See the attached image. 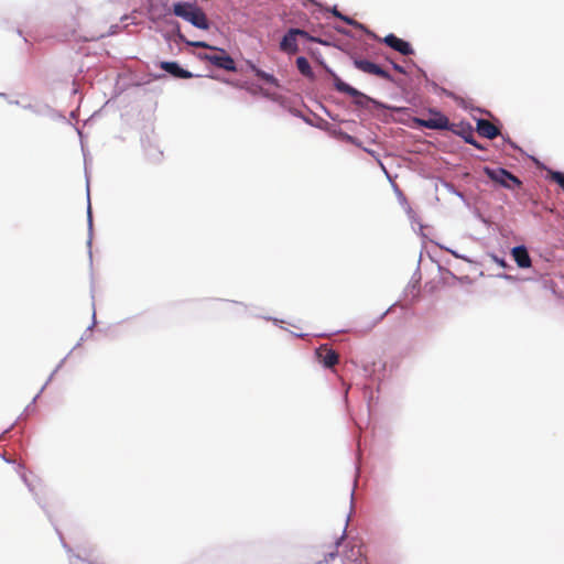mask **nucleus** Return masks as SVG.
<instances>
[{
  "mask_svg": "<svg viewBox=\"0 0 564 564\" xmlns=\"http://www.w3.org/2000/svg\"><path fill=\"white\" fill-rule=\"evenodd\" d=\"M551 178L556 184H558L560 187L564 191V173H562V172H552L551 173Z\"/></svg>",
  "mask_w": 564,
  "mask_h": 564,
  "instance_id": "nucleus-20",
  "label": "nucleus"
},
{
  "mask_svg": "<svg viewBox=\"0 0 564 564\" xmlns=\"http://www.w3.org/2000/svg\"><path fill=\"white\" fill-rule=\"evenodd\" d=\"M160 67L176 78L188 79L193 74L183 69L176 62H161Z\"/></svg>",
  "mask_w": 564,
  "mask_h": 564,
  "instance_id": "nucleus-12",
  "label": "nucleus"
},
{
  "mask_svg": "<svg viewBox=\"0 0 564 564\" xmlns=\"http://www.w3.org/2000/svg\"><path fill=\"white\" fill-rule=\"evenodd\" d=\"M88 257H89V260L91 261L93 260V248L88 249Z\"/></svg>",
  "mask_w": 564,
  "mask_h": 564,
  "instance_id": "nucleus-29",
  "label": "nucleus"
},
{
  "mask_svg": "<svg viewBox=\"0 0 564 564\" xmlns=\"http://www.w3.org/2000/svg\"><path fill=\"white\" fill-rule=\"evenodd\" d=\"M420 282H421V272L417 268L416 271L413 273L410 282L408 283L406 288L404 289V297L408 299L411 296V300H415L420 294Z\"/></svg>",
  "mask_w": 564,
  "mask_h": 564,
  "instance_id": "nucleus-13",
  "label": "nucleus"
},
{
  "mask_svg": "<svg viewBox=\"0 0 564 564\" xmlns=\"http://www.w3.org/2000/svg\"><path fill=\"white\" fill-rule=\"evenodd\" d=\"M383 42L394 51L401 53L402 55L413 54V48L410 45V43L403 41L402 39H399L394 34H388L383 39Z\"/></svg>",
  "mask_w": 564,
  "mask_h": 564,
  "instance_id": "nucleus-10",
  "label": "nucleus"
},
{
  "mask_svg": "<svg viewBox=\"0 0 564 564\" xmlns=\"http://www.w3.org/2000/svg\"><path fill=\"white\" fill-rule=\"evenodd\" d=\"M315 355L318 359V361L325 367V368H333L338 362V354L332 349L328 348L327 345H323L318 347L315 350Z\"/></svg>",
  "mask_w": 564,
  "mask_h": 564,
  "instance_id": "nucleus-8",
  "label": "nucleus"
},
{
  "mask_svg": "<svg viewBox=\"0 0 564 564\" xmlns=\"http://www.w3.org/2000/svg\"><path fill=\"white\" fill-rule=\"evenodd\" d=\"M297 36H302L308 41L317 42V39L314 36H311L306 31L301 29H290L283 36L282 41L280 42V48L281 51L289 53V54H295L299 51L297 45Z\"/></svg>",
  "mask_w": 564,
  "mask_h": 564,
  "instance_id": "nucleus-5",
  "label": "nucleus"
},
{
  "mask_svg": "<svg viewBox=\"0 0 564 564\" xmlns=\"http://www.w3.org/2000/svg\"><path fill=\"white\" fill-rule=\"evenodd\" d=\"M346 536V528L344 529L340 538H338L335 542V550L334 551H330L328 553H326L324 555V558L323 560H318V561H315L313 564H327L329 563L330 561H334L337 556H338V546L341 544L344 538Z\"/></svg>",
  "mask_w": 564,
  "mask_h": 564,
  "instance_id": "nucleus-16",
  "label": "nucleus"
},
{
  "mask_svg": "<svg viewBox=\"0 0 564 564\" xmlns=\"http://www.w3.org/2000/svg\"><path fill=\"white\" fill-rule=\"evenodd\" d=\"M173 13L176 17H180L188 22H191L194 26L207 30L209 28V23L204 11L198 8L196 4L188 2H177L173 4Z\"/></svg>",
  "mask_w": 564,
  "mask_h": 564,
  "instance_id": "nucleus-3",
  "label": "nucleus"
},
{
  "mask_svg": "<svg viewBox=\"0 0 564 564\" xmlns=\"http://www.w3.org/2000/svg\"><path fill=\"white\" fill-rule=\"evenodd\" d=\"M249 67L251 68V70L254 73V75L258 78H260V79L264 80L265 83L271 84L275 87L280 86L279 80L273 75L265 73L264 70L258 68L254 64H251V63L249 64Z\"/></svg>",
  "mask_w": 564,
  "mask_h": 564,
  "instance_id": "nucleus-17",
  "label": "nucleus"
},
{
  "mask_svg": "<svg viewBox=\"0 0 564 564\" xmlns=\"http://www.w3.org/2000/svg\"><path fill=\"white\" fill-rule=\"evenodd\" d=\"M354 64L359 70L364 73L376 75L386 80H392L391 75L387 70L382 69L379 65L368 59H355Z\"/></svg>",
  "mask_w": 564,
  "mask_h": 564,
  "instance_id": "nucleus-7",
  "label": "nucleus"
},
{
  "mask_svg": "<svg viewBox=\"0 0 564 564\" xmlns=\"http://www.w3.org/2000/svg\"><path fill=\"white\" fill-rule=\"evenodd\" d=\"M188 45L194 47H202V48H208L214 51V53H204L199 54L198 57L202 61H207L210 64L217 66L218 68L228 70V72H235L236 70V63L232 57H230L225 50L218 48L215 46L209 45L206 42L203 41H194V42H187Z\"/></svg>",
  "mask_w": 564,
  "mask_h": 564,
  "instance_id": "nucleus-2",
  "label": "nucleus"
},
{
  "mask_svg": "<svg viewBox=\"0 0 564 564\" xmlns=\"http://www.w3.org/2000/svg\"><path fill=\"white\" fill-rule=\"evenodd\" d=\"M56 531H57V533L59 534V538H61V541H62V544H63L64 549H65L67 552H69V551H70V549H69V546L64 542V539H63V536H62L61 532H59L58 530H56Z\"/></svg>",
  "mask_w": 564,
  "mask_h": 564,
  "instance_id": "nucleus-26",
  "label": "nucleus"
},
{
  "mask_svg": "<svg viewBox=\"0 0 564 564\" xmlns=\"http://www.w3.org/2000/svg\"><path fill=\"white\" fill-rule=\"evenodd\" d=\"M492 260H494L495 262H497V263H498L500 267H502V268H507V267H508V265H507V263H506L505 258H499L498 256L492 254Z\"/></svg>",
  "mask_w": 564,
  "mask_h": 564,
  "instance_id": "nucleus-22",
  "label": "nucleus"
},
{
  "mask_svg": "<svg viewBox=\"0 0 564 564\" xmlns=\"http://www.w3.org/2000/svg\"><path fill=\"white\" fill-rule=\"evenodd\" d=\"M542 252L540 253V257L543 258L546 262H550L553 260L554 258V249H549V248H545V249H541Z\"/></svg>",
  "mask_w": 564,
  "mask_h": 564,
  "instance_id": "nucleus-21",
  "label": "nucleus"
},
{
  "mask_svg": "<svg viewBox=\"0 0 564 564\" xmlns=\"http://www.w3.org/2000/svg\"><path fill=\"white\" fill-rule=\"evenodd\" d=\"M21 479L23 480V482L28 486L29 490L31 492H33V487L31 486V484L29 482L28 480V477L25 475V473H21Z\"/></svg>",
  "mask_w": 564,
  "mask_h": 564,
  "instance_id": "nucleus-23",
  "label": "nucleus"
},
{
  "mask_svg": "<svg viewBox=\"0 0 564 564\" xmlns=\"http://www.w3.org/2000/svg\"><path fill=\"white\" fill-rule=\"evenodd\" d=\"M448 130L452 131L453 133L462 137L467 143L473 144L477 149H482L480 147V144H478L477 141L475 140L474 130H473V127L470 124H464V123L455 124V123H452L451 128Z\"/></svg>",
  "mask_w": 564,
  "mask_h": 564,
  "instance_id": "nucleus-9",
  "label": "nucleus"
},
{
  "mask_svg": "<svg viewBox=\"0 0 564 564\" xmlns=\"http://www.w3.org/2000/svg\"><path fill=\"white\" fill-rule=\"evenodd\" d=\"M486 174L490 180L506 188L519 187L521 185V181L505 169H486Z\"/></svg>",
  "mask_w": 564,
  "mask_h": 564,
  "instance_id": "nucleus-6",
  "label": "nucleus"
},
{
  "mask_svg": "<svg viewBox=\"0 0 564 564\" xmlns=\"http://www.w3.org/2000/svg\"><path fill=\"white\" fill-rule=\"evenodd\" d=\"M512 260L519 268H530L532 265V258L529 254V249H509Z\"/></svg>",
  "mask_w": 564,
  "mask_h": 564,
  "instance_id": "nucleus-14",
  "label": "nucleus"
},
{
  "mask_svg": "<svg viewBox=\"0 0 564 564\" xmlns=\"http://www.w3.org/2000/svg\"><path fill=\"white\" fill-rule=\"evenodd\" d=\"M423 251L437 264L441 272H447L453 276L456 273L479 271L478 262L467 254L459 253L457 249H421L419 262L423 257Z\"/></svg>",
  "mask_w": 564,
  "mask_h": 564,
  "instance_id": "nucleus-1",
  "label": "nucleus"
},
{
  "mask_svg": "<svg viewBox=\"0 0 564 564\" xmlns=\"http://www.w3.org/2000/svg\"><path fill=\"white\" fill-rule=\"evenodd\" d=\"M15 423H17V422L12 423V424H11V425H10V426L4 431V432H9L11 429H13V427H14V425H15Z\"/></svg>",
  "mask_w": 564,
  "mask_h": 564,
  "instance_id": "nucleus-30",
  "label": "nucleus"
},
{
  "mask_svg": "<svg viewBox=\"0 0 564 564\" xmlns=\"http://www.w3.org/2000/svg\"><path fill=\"white\" fill-rule=\"evenodd\" d=\"M397 304H393L391 307H389L382 315L380 318H383L384 315H387L390 311H392V308L395 306Z\"/></svg>",
  "mask_w": 564,
  "mask_h": 564,
  "instance_id": "nucleus-28",
  "label": "nucleus"
},
{
  "mask_svg": "<svg viewBox=\"0 0 564 564\" xmlns=\"http://www.w3.org/2000/svg\"><path fill=\"white\" fill-rule=\"evenodd\" d=\"M95 325H96V311L94 310V311H93V322H91V324L87 327L86 333L90 332V330L94 328V326H95Z\"/></svg>",
  "mask_w": 564,
  "mask_h": 564,
  "instance_id": "nucleus-24",
  "label": "nucleus"
},
{
  "mask_svg": "<svg viewBox=\"0 0 564 564\" xmlns=\"http://www.w3.org/2000/svg\"><path fill=\"white\" fill-rule=\"evenodd\" d=\"M335 88L344 94L349 95L350 97H357L361 94L354 87L349 86L348 84L344 83L340 78H335Z\"/></svg>",
  "mask_w": 564,
  "mask_h": 564,
  "instance_id": "nucleus-18",
  "label": "nucleus"
},
{
  "mask_svg": "<svg viewBox=\"0 0 564 564\" xmlns=\"http://www.w3.org/2000/svg\"><path fill=\"white\" fill-rule=\"evenodd\" d=\"M296 67L302 75L306 77H313L311 65L305 57L300 56L296 58Z\"/></svg>",
  "mask_w": 564,
  "mask_h": 564,
  "instance_id": "nucleus-19",
  "label": "nucleus"
},
{
  "mask_svg": "<svg viewBox=\"0 0 564 564\" xmlns=\"http://www.w3.org/2000/svg\"><path fill=\"white\" fill-rule=\"evenodd\" d=\"M84 340V336L80 337V340L77 343L76 347L80 345V341Z\"/></svg>",
  "mask_w": 564,
  "mask_h": 564,
  "instance_id": "nucleus-32",
  "label": "nucleus"
},
{
  "mask_svg": "<svg viewBox=\"0 0 564 564\" xmlns=\"http://www.w3.org/2000/svg\"><path fill=\"white\" fill-rule=\"evenodd\" d=\"M90 293H91V297L94 299V285L93 284H91Z\"/></svg>",
  "mask_w": 564,
  "mask_h": 564,
  "instance_id": "nucleus-31",
  "label": "nucleus"
},
{
  "mask_svg": "<svg viewBox=\"0 0 564 564\" xmlns=\"http://www.w3.org/2000/svg\"><path fill=\"white\" fill-rule=\"evenodd\" d=\"M477 132L487 139H495L500 134V130L492 122L486 119H479L476 127Z\"/></svg>",
  "mask_w": 564,
  "mask_h": 564,
  "instance_id": "nucleus-11",
  "label": "nucleus"
},
{
  "mask_svg": "<svg viewBox=\"0 0 564 564\" xmlns=\"http://www.w3.org/2000/svg\"><path fill=\"white\" fill-rule=\"evenodd\" d=\"M414 122L419 127L432 130H448L452 124L448 118L437 110H430L427 118H415Z\"/></svg>",
  "mask_w": 564,
  "mask_h": 564,
  "instance_id": "nucleus-4",
  "label": "nucleus"
},
{
  "mask_svg": "<svg viewBox=\"0 0 564 564\" xmlns=\"http://www.w3.org/2000/svg\"><path fill=\"white\" fill-rule=\"evenodd\" d=\"M334 15L335 17H338L340 19H343L344 21H346L347 23H351V20L349 18H346L344 17L339 11H337L336 9L334 10Z\"/></svg>",
  "mask_w": 564,
  "mask_h": 564,
  "instance_id": "nucleus-25",
  "label": "nucleus"
},
{
  "mask_svg": "<svg viewBox=\"0 0 564 564\" xmlns=\"http://www.w3.org/2000/svg\"><path fill=\"white\" fill-rule=\"evenodd\" d=\"M66 360V357L63 358L59 364L56 366V368L53 370V372L51 373V376L48 377V379L46 380V382L44 383V386L41 388L40 392L32 399L31 403L26 405V408L24 409V412L21 414V416L19 419H21L23 415H28L30 411H33L34 410V404L36 403V400L39 399L40 394L44 391V389L46 388V386L48 384V382L53 379L54 375L62 368L63 364L65 362Z\"/></svg>",
  "mask_w": 564,
  "mask_h": 564,
  "instance_id": "nucleus-15",
  "label": "nucleus"
},
{
  "mask_svg": "<svg viewBox=\"0 0 564 564\" xmlns=\"http://www.w3.org/2000/svg\"><path fill=\"white\" fill-rule=\"evenodd\" d=\"M393 68H394L397 72H399V73H401V74H404V69H403V67H402V66H400V65H398V64H393Z\"/></svg>",
  "mask_w": 564,
  "mask_h": 564,
  "instance_id": "nucleus-27",
  "label": "nucleus"
}]
</instances>
